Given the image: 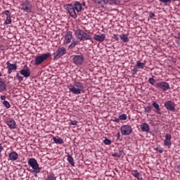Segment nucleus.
Returning a JSON list of instances; mask_svg holds the SVG:
<instances>
[{
	"label": "nucleus",
	"instance_id": "obj_1",
	"mask_svg": "<svg viewBox=\"0 0 180 180\" xmlns=\"http://www.w3.org/2000/svg\"><path fill=\"white\" fill-rule=\"evenodd\" d=\"M75 34L77 40H91V43H94V41L92 40V37H91L89 34L85 32V31L82 30L77 29L75 30Z\"/></svg>",
	"mask_w": 180,
	"mask_h": 180
},
{
	"label": "nucleus",
	"instance_id": "obj_2",
	"mask_svg": "<svg viewBox=\"0 0 180 180\" xmlns=\"http://www.w3.org/2000/svg\"><path fill=\"white\" fill-rule=\"evenodd\" d=\"M69 91L75 95H79L84 91V84L79 82H75V86L70 84L68 86Z\"/></svg>",
	"mask_w": 180,
	"mask_h": 180
},
{
	"label": "nucleus",
	"instance_id": "obj_3",
	"mask_svg": "<svg viewBox=\"0 0 180 180\" xmlns=\"http://www.w3.org/2000/svg\"><path fill=\"white\" fill-rule=\"evenodd\" d=\"M49 57H51V53H43L35 56L34 65H40L41 64H43V63H44Z\"/></svg>",
	"mask_w": 180,
	"mask_h": 180
},
{
	"label": "nucleus",
	"instance_id": "obj_4",
	"mask_svg": "<svg viewBox=\"0 0 180 180\" xmlns=\"http://www.w3.org/2000/svg\"><path fill=\"white\" fill-rule=\"evenodd\" d=\"M21 11L26 12L27 13H32V6L29 0H26L22 2L20 7Z\"/></svg>",
	"mask_w": 180,
	"mask_h": 180
},
{
	"label": "nucleus",
	"instance_id": "obj_5",
	"mask_svg": "<svg viewBox=\"0 0 180 180\" xmlns=\"http://www.w3.org/2000/svg\"><path fill=\"white\" fill-rule=\"evenodd\" d=\"M54 54V58L53 60L54 61L58 60V58H61V57H63V56H65V54H67V49L64 47H59L56 53Z\"/></svg>",
	"mask_w": 180,
	"mask_h": 180
},
{
	"label": "nucleus",
	"instance_id": "obj_6",
	"mask_svg": "<svg viewBox=\"0 0 180 180\" xmlns=\"http://www.w3.org/2000/svg\"><path fill=\"white\" fill-rule=\"evenodd\" d=\"M64 9L68 12L69 15H70L73 19H77V11H75V8L72 4H65Z\"/></svg>",
	"mask_w": 180,
	"mask_h": 180
},
{
	"label": "nucleus",
	"instance_id": "obj_7",
	"mask_svg": "<svg viewBox=\"0 0 180 180\" xmlns=\"http://www.w3.org/2000/svg\"><path fill=\"white\" fill-rule=\"evenodd\" d=\"M28 165L32 168L33 170L35 169V172L39 171V169L41 167H39V163L37 162V160L34 158H30L27 162Z\"/></svg>",
	"mask_w": 180,
	"mask_h": 180
},
{
	"label": "nucleus",
	"instance_id": "obj_8",
	"mask_svg": "<svg viewBox=\"0 0 180 180\" xmlns=\"http://www.w3.org/2000/svg\"><path fill=\"white\" fill-rule=\"evenodd\" d=\"M94 4H101L102 2H103L104 5H117L119 4V1L117 0H92Z\"/></svg>",
	"mask_w": 180,
	"mask_h": 180
},
{
	"label": "nucleus",
	"instance_id": "obj_9",
	"mask_svg": "<svg viewBox=\"0 0 180 180\" xmlns=\"http://www.w3.org/2000/svg\"><path fill=\"white\" fill-rule=\"evenodd\" d=\"M121 134L122 136H129L131 134V131H133V128L130 125H123L121 127Z\"/></svg>",
	"mask_w": 180,
	"mask_h": 180
},
{
	"label": "nucleus",
	"instance_id": "obj_10",
	"mask_svg": "<svg viewBox=\"0 0 180 180\" xmlns=\"http://www.w3.org/2000/svg\"><path fill=\"white\" fill-rule=\"evenodd\" d=\"M84 60L85 58H84V56L82 55H75L72 58L73 63L75 65H82Z\"/></svg>",
	"mask_w": 180,
	"mask_h": 180
},
{
	"label": "nucleus",
	"instance_id": "obj_11",
	"mask_svg": "<svg viewBox=\"0 0 180 180\" xmlns=\"http://www.w3.org/2000/svg\"><path fill=\"white\" fill-rule=\"evenodd\" d=\"M155 87L160 89H162V91H164L165 92L168 91V89H169L170 88L169 84H168L166 82H160L156 83Z\"/></svg>",
	"mask_w": 180,
	"mask_h": 180
},
{
	"label": "nucleus",
	"instance_id": "obj_12",
	"mask_svg": "<svg viewBox=\"0 0 180 180\" xmlns=\"http://www.w3.org/2000/svg\"><path fill=\"white\" fill-rule=\"evenodd\" d=\"M164 106L167 110H170L171 112H174L175 110V103L171 101H165Z\"/></svg>",
	"mask_w": 180,
	"mask_h": 180
},
{
	"label": "nucleus",
	"instance_id": "obj_13",
	"mask_svg": "<svg viewBox=\"0 0 180 180\" xmlns=\"http://www.w3.org/2000/svg\"><path fill=\"white\" fill-rule=\"evenodd\" d=\"M171 139H172V136L170 134H167L165 135V139L164 140V146L165 147H168L169 148H171L172 146V142L171 141Z\"/></svg>",
	"mask_w": 180,
	"mask_h": 180
},
{
	"label": "nucleus",
	"instance_id": "obj_14",
	"mask_svg": "<svg viewBox=\"0 0 180 180\" xmlns=\"http://www.w3.org/2000/svg\"><path fill=\"white\" fill-rule=\"evenodd\" d=\"M72 31H68L66 34H65V39L63 41L64 44H69V43L72 40Z\"/></svg>",
	"mask_w": 180,
	"mask_h": 180
},
{
	"label": "nucleus",
	"instance_id": "obj_15",
	"mask_svg": "<svg viewBox=\"0 0 180 180\" xmlns=\"http://www.w3.org/2000/svg\"><path fill=\"white\" fill-rule=\"evenodd\" d=\"M20 74H21V75H23V77H25V78H29V77H30V68L27 66L25 67L23 69H22L20 71Z\"/></svg>",
	"mask_w": 180,
	"mask_h": 180
},
{
	"label": "nucleus",
	"instance_id": "obj_16",
	"mask_svg": "<svg viewBox=\"0 0 180 180\" xmlns=\"http://www.w3.org/2000/svg\"><path fill=\"white\" fill-rule=\"evenodd\" d=\"M6 123L10 129H16V122L13 118H8Z\"/></svg>",
	"mask_w": 180,
	"mask_h": 180
},
{
	"label": "nucleus",
	"instance_id": "obj_17",
	"mask_svg": "<svg viewBox=\"0 0 180 180\" xmlns=\"http://www.w3.org/2000/svg\"><path fill=\"white\" fill-rule=\"evenodd\" d=\"M19 158V154L16 151H12L8 154V161H16Z\"/></svg>",
	"mask_w": 180,
	"mask_h": 180
},
{
	"label": "nucleus",
	"instance_id": "obj_18",
	"mask_svg": "<svg viewBox=\"0 0 180 180\" xmlns=\"http://www.w3.org/2000/svg\"><path fill=\"white\" fill-rule=\"evenodd\" d=\"M75 11H76V13H81L82 12V4L79 3V1H75L74 4Z\"/></svg>",
	"mask_w": 180,
	"mask_h": 180
},
{
	"label": "nucleus",
	"instance_id": "obj_19",
	"mask_svg": "<svg viewBox=\"0 0 180 180\" xmlns=\"http://www.w3.org/2000/svg\"><path fill=\"white\" fill-rule=\"evenodd\" d=\"M94 40H96L97 41H105V39H106V34H101V35L95 34L94 37Z\"/></svg>",
	"mask_w": 180,
	"mask_h": 180
},
{
	"label": "nucleus",
	"instance_id": "obj_20",
	"mask_svg": "<svg viewBox=\"0 0 180 180\" xmlns=\"http://www.w3.org/2000/svg\"><path fill=\"white\" fill-rule=\"evenodd\" d=\"M152 106L155 109V113L158 115H162L161 108H160V105L157 102L153 101L152 103Z\"/></svg>",
	"mask_w": 180,
	"mask_h": 180
},
{
	"label": "nucleus",
	"instance_id": "obj_21",
	"mask_svg": "<svg viewBox=\"0 0 180 180\" xmlns=\"http://www.w3.org/2000/svg\"><path fill=\"white\" fill-rule=\"evenodd\" d=\"M141 131L145 133H148V131H150V126L146 122H143L141 124Z\"/></svg>",
	"mask_w": 180,
	"mask_h": 180
},
{
	"label": "nucleus",
	"instance_id": "obj_22",
	"mask_svg": "<svg viewBox=\"0 0 180 180\" xmlns=\"http://www.w3.org/2000/svg\"><path fill=\"white\" fill-rule=\"evenodd\" d=\"M67 160L72 167H75V163L74 162V158H72V156L70 155V153H68Z\"/></svg>",
	"mask_w": 180,
	"mask_h": 180
},
{
	"label": "nucleus",
	"instance_id": "obj_23",
	"mask_svg": "<svg viewBox=\"0 0 180 180\" xmlns=\"http://www.w3.org/2000/svg\"><path fill=\"white\" fill-rule=\"evenodd\" d=\"M6 65H7V69H10V70H18V66L16 65V64H12L11 63H9V61H8L6 63Z\"/></svg>",
	"mask_w": 180,
	"mask_h": 180
},
{
	"label": "nucleus",
	"instance_id": "obj_24",
	"mask_svg": "<svg viewBox=\"0 0 180 180\" xmlns=\"http://www.w3.org/2000/svg\"><path fill=\"white\" fill-rule=\"evenodd\" d=\"M6 89V84L2 80V79H0V92H4Z\"/></svg>",
	"mask_w": 180,
	"mask_h": 180
},
{
	"label": "nucleus",
	"instance_id": "obj_25",
	"mask_svg": "<svg viewBox=\"0 0 180 180\" xmlns=\"http://www.w3.org/2000/svg\"><path fill=\"white\" fill-rule=\"evenodd\" d=\"M120 37L124 43H129V37L127 36V34H121Z\"/></svg>",
	"mask_w": 180,
	"mask_h": 180
},
{
	"label": "nucleus",
	"instance_id": "obj_26",
	"mask_svg": "<svg viewBox=\"0 0 180 180\" xmlns=\"http://www.w3.org/2000/svg\"><path fill=\"white\" fill-rule=\"evenodd\" d=\"M132 175L136 178V179L138 180H141L142 177H141V174H140V173H139V172L137 170H134Z\"/></svg>",
	"mask_w": 180,
	"mask_h": 180
},
{
	"label": "nucleus",
	"instance_id": "obj_27",
	"mask_svg": "<svg viewBox=\"0 0 180 180\" xmlns=\"http://www.w3.org/2000/svg\"><path fill=\"white\" fill-rule=\"evenodd\" d=\"M77 44H78V41L73 39L71 44L68 46L69 50L74 49V47H75V46H77Z\"/></svg>",
	"mask_w": 180,
	"mask_h": 180
},
{
	"label": "nucleus",
	"instance_id": "obj_28",
	"mask_svg": "<svg viewBox=\"0 0 180 180\" xmlns=\"http://www.w3.org/2000/svg\"><path fill=\"white\" fill-rule=\"evenodd\" d=\"M53 140L56 144H63L64 141L61 138L53 137Z\"/></svg>",
	"mask_w": 180,
	"mask_h": 180
},
{
	"label": "nucleus",
	"instance_id": "obj_29",
	"mask_svg": "<svg viewBox=\"0 0 180 180\" xmlns=\"http://www.w3.org/2000/svg\"><path fill=\"white\" fill-rule=\"evenodd\" d=\"M123 155V150H120L118 152L112 154V157H116L117 158H120Z\"/></svg>",
	"mask_w": 180,
	"mask_h": 180
},
{
	"label": "nucleus",
	"instance_id": "obj_30",
	"mask_svg": "<svg viewBox=\"0 0 180 180\" xmlns=\"http://www.w3.org/2000/svg\"><path fill=\"white\" fill-rule=\"evenodd\" d=\"M145 65H146V63H143L140 62V60L136 61V66L138 68H141V70H143Z\"/></svg>",
	"mask_w": 180,
	"mask_h": 180
},
{
	"label": "nucleus",
	"instance_id": "obj_31",
	"mask_svg": "<svg viewBox=\"0 0 180 180\" xmlns=\"http://www.w3.org/2000/svg\"><path fill=\"white\" fill-rule=\"evenodd\" d=\"M46 180H57V178L56 177V175L54 174L48 175Z\"/></svg>",
	"mask_w": 180,
	"mask_h": 180
},
{
	"label": "nucleus",
	"instance_id": "obj_32",
	"mask_svg": "<svg viewBox=\"0 0 180 180\" xmlns=\"http://www.w3.org/2000/svg\"><path fill=\"white\" fill-rule=\"evenodd\" d=\"M30 171V172H32V174H34V176L36 178H37V174H40L41 171V168L39 169V171L38 170L37 172H36V170H28Z\"/></svg>",
	"mask_w": 180,
	"mask_h": 180
},
{
	"label": "nucleus",
	"instance_id": "obj_33",
	"mask_svg": "<svg viewBox=\"0 0 180 180\" xmlns=\"http://www.w3.org/2000/svg\"><path fill=\"white\" fill-rule=\"evenodd\" d=\"M104 144L106 146H110L112 144V141H110L109 139L105 138L103 141Z\"/></svg>",
	"mask_w": 180,
	"mask_h": 180
},
{
	"label": "nucleus",
	"instance_id": "obj_34",
	"mask_svg": "<svg viewBox=\"0 0 180 180\" xmlns=\"http://www.w3.org/2000/svg\"><path fill=\"white\" fill-rule=\"evenodd\" d=\"M151 109H152L151 105H148L146 108H144V112L146 113H150L151 112Z\"/></svg>",
	"mask_w": 180,
	"mask_h": 180
},
{
	"label": "nucleus",
	"instance_id": "obj_35",
	"mask_svg": "<svg viewBox=\"0 0 180 180\" xmlns=\"http://www.w3.org/2000/svg\"><path fill=\"white\" fill-rule=\"evenodd\" d=\"M5 23H6V25H11V23H12V19L11 18V15L8 17H6Z\"/></svg>",
	"mask_w": 180,
	"mask_h": 180
},
{
	"label": "nucleus",
	"instance_id": "obj_36",
	"mask_svg": "<svg viewBox=\"0 0 180 180\" xmlns=\"http://www.w3.org/2000/svg\"><path fill=\"white\" fill-rule=\"evenodd\" d=\"M3 105L6 108V109H9V108H11V103H9L8 101H4Z\"/></svg>",
	"mask_w": 180,
	"mask_h": 180
},
{
	"label": "nucleus",
	"instance_id": "obj_37",
	"mask_svg": "<svg viewBox=\"0 0 180 180\" xmlns=\"http://www.w3.org/2000/svg\"><path fill=\"white\" fill-rule=\"evenodd\" d=\"M120 120H126L127 119V115L126 114H122L119 116Z\"/></svg>",
	"mask_w": 180,
	"mask_h": 180
},
{
	"label": "nucleus",
	"instance_id": "obj_38",
	"mask_svg": "<svg viewBox=\"0 0 180 180\" xmlns=\"http://www.w3.org/2000/svg\"><path fill=\"white\" fill-rule=\"evenodd\" d=\"M131 72H132L133 75H136V74H137V72H139V68L135 66L134 68V69L131 70Z\"/></svg>",
	"mask_w": 180,
	"mask_h": 180
},
{
	"label": "nucleus",
	"instance_id": "obj_39",
	"mask_svg": "<svg viewBox=\"0 0 180 180\" xmlns=\"http://www.w3.org/2000/svg\"><path fill=\"white\" fill-rule=\"evenodd\" d=\"M148 82L150 84V85H154V84L156 82L155 79L154 78H149Z\"/></svg>",
	"mask_w": 180,
	"mask_h": 180
},
{
	"label": "nucleus",
	"instance_id": "obj_40",
	"mask_svg": "<svg viewBox=\"0 0 180 180\" xmlns=\"http://www.w3.org/2000/svg\"><path fill=\"white\" fill-rule=\"evenodd\" d=\"M3 15H6V18L11 16V12L8 10L3 11Z\"/></svg>",
	"mask_w": 180,
	"mask_h": 180
},
{
	"label": "nucleus",
	"instance_id": "obj_41",
	"mask_svg": "<svg viewBox=\"0 0 180 180\" xmlns=\"http://www.w3.org/2000/svg\"><path fill=\"white\" fill-rule=\"evenodd\" d=\"M70 125H72V126H77V124H78V121L77 120H72L70 121V122L69 123Z\"/></svg>",
	"mask_w": 180,
	"mask_h": 180
},
{
	"label": "nucleus",
	"instance_id": "obj_42",
	"mask_svg": "<svg viewBox=\"0 0 180 180\" xmlns=\"http://www.w3.org/2000/svg\"><path fill=\"white\" fill-rule=\"evenodd\" d=\"M17 79H18L19 82H22L23 81V77L19 75V73L16 74Z\"/></svg>",
	"mask_w": 180,
	"mask_h": 180
},
{
	"label": "nucleus",
	"instance_id": "obj_43",
	"mask_svg": "<svg viewBox=\"0 0 180 180\" xmlns=\"http://www.w3.org/2000/svg\"><path fill=\"white\" fill-rule=\"evenodd\" d=\"M2 151H4V146L2 143H0V159L2 158Z\"/></svg>",
	"mask_w": 180,
	"mask_h": 180
},
{
	"label": "nucleus",
	"instance_id": "obj_44",
	"mask_svg": "<svg viewBox=\"0 0 180 180\" xmlns=\"http://www.w3.org/2000/svg\"><path fill=\"white\" fill-rule=\"evenodd\" d=\"M159 1L162 4H171V0H159Z\"/></svg>",
	"mask_w": 180,
	"mask_h": 180
},
{
	"label": "nucleus",
	"instance_id": "obj_45",
	"mask_svg": "<svg viewBox=\"0 0 180 180\" xmlns=\"http://www.w3.org/2000/svg\"><path fill=\"white\" fill-rule=\"evenodd\" d=\"M149 16L151 19H153V18H155V14H154L153 12H150Z\"/></svg>",
	"mask_w": 180,
	"mask_h": 180
},
{
	"label": "nucleus",
	"instance_id": "obj_46",
	"mask_svg": "<svg viewBox=\"0 0 180 180\" xmlns=\"http://www.w3.org/2000/svg\"><path fill=\"white\" fill-rule=\"evenodd\" d=\"M156 150H158V151H159V153H160V154H162V153H164V150L163 149H162V148H156Z\"/></svg>",
	"mask_w": 180,
	"mask_h": 180
},
{
	"label": "nucleus",
	"instance_id": "obj_47",
	"mask_svg": "<svg viewBox=\"0 0 180 180\" xmlns=\"http://www.w3.org/2000/svg\"><path fill=\"white\" fill-rule=\"evenodd\" d=\"M113 122H115V123H119V122H120V118H116L115 120H113Z\"/></svg>",
	"mask_w": 180,
	"mask_h": 180
},
{
	"label": "nucleus",
	"instance_id": "obj_48",
	"mask_svg": "<svg viewBox=\"0 0 180 180\" xmlns=\"http://www.w3.org/2000/svg\"><path fill=\"white\" fill-rule=\"evenodd\" d=\"M1 101H5V99H6V96H1Z\"/></svg>",
	"mask_w": 180,
	"mask_h": 180
},
{
	"label": "nucleus",
	"instance_id": "obj_49",
	"mask_svg": "<svg viewBox=\"0 0 180 180\" xmlns=\"http://www.w3.org/2000/svg\"><path fill=\"white\" fill-rule=\"evenodd\" d=\"M82 4V6H86V3L85 1H83Z\"/></svg>",
	"mask_w": 180,
	"mask_h": 180
},
{
	"label": "nucleus",
	"instance_id": "obj_50",
	"mask_svg": "<svg viewBox=\"0 0 180 180\" xmlns=\"http://www.w3.org/2000/svg\"><path fill=\"white\" fill-rule=\"evenodd\" d=\"M114 39H115V40H119V38L117 37V35L114 34Z\"/></svg>",
	"mask_w": 180,
	"mask_h": 180
},
{
	"label": "nucleus",
	"instance_id": "obj_51",
	"mask_svg": "<svg viewBox=\"0 0 180 180\" xmlns=\"http://www.w3.org/2000/svg\"><path fill=\"white\" fill-rule=\"evenodd\" d=\"M8 70V74H12V70L11 69H7Z\"/></svg>",
	"mask_w": 180,
	"mask_h": 180
},
{
	"label": "nucleus",
	"instance_id": "obj_52",
	"mask_svg": "<svg viewBox=\"0 0 180 180\" xmlns=\"http://www.w3.org/2000/svg\"><path fill=\"white\" fill-rule=\"evenodd\" d=\"M117 139H120V132H117Z\"/></svg>",
	"mask_w": 180,
	"mask_h": 180
},
{
	"label": "nucleus",
	"instance_id": "obj_53",
	"mask_svg": "<svg viewBox=\"0 0 180 180\" xmlns=\"http://www.w3.org/2000/svg\"><path fill=\"white\" fill-rule=\"evenodd\" d=\"M0 77H2V73L0 72Z\"/></svg>",
	"mask_w": 180,
	"mask_h": 180
},
{
	"label": "nucleus",
	"instance_id": "obj_54",
	"mask_svg": "<svg viewBox=\"0 0 180 180\" xmlns=\"http://www.w3.org/2000/svg\"><path fill=\"white\" fill-rule=\"evenodd\" d=\"M172 1H179V0H171V2H172Z\"/></svg>",
	"mask_w": 180,
	"mask_h": 180
},
{
	"label": "nucleus",
	"instance_id": "obj_55",
	"mask_svg": "<svg viewBox=\"0 0 180 180\" xmlns=\"http://www.w3.org/2000/svg\"><path fill=\"white\" fill-rule=\"evenodd\" d=\"M179 37H180V32L179 33Z\"/></svg>",
	"mask_w": 180,
	"mask_h": 180
},
{
	"label": "nucleus",
	"instance_id": "obj_56",
	"mask_svg": "<svg viewBox=\"0 0 180 180\" xmlns=\"http://www.w3.org/2000/svg\"><path fill=\"white\" fill-rule=\"evenodd\" d=\"M102 7L103 8V5L102 6Z\"/></svg>",
	"mask_w": 180,
	"mask_h": 180
}]
</instances>
